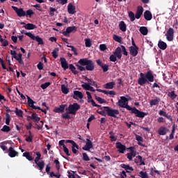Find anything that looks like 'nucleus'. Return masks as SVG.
Segmentation results:
<instances>
[{"instance_id":"1","label":"nucleus","mask_w":178,"mask_h":178,"mask_svg":"<svg viewBox=\"0 0 178 178\" xmlns=\"http://www.w3.org/2000/svg\"><path fill=\"white\" fill-rule=\"evenodd\" d=\"M127 97L124 96H121L120 99L118 100L117 105L120 108H124L127 111H131V113H134L136 115V118H140V119H144L145 116H148V113H145L144 111H141L136 107H131L129 105V101L131 100V97L130 96L127 95Z\"/></svg>"},{"instance_id":"2","label":"nucleus","mask_w":178,"mask_h":178,"mask_svg":"<svg viewBox=\"0 0 178 178\" xmlns=\"http://www.w3.org/2000/svg\"><path fill=\"white\" fill-rule=\"evenodd\" d=\"M149 83H154V75L152 72L148 71L147 73L144 74L141 72L140 74V77L138 79V84L139 86H145V84H149Z\"/></svg>"},{"instance_id":"3","label":"nucleus","mask_w":178,"mask_h":178,"mask_svg":"<svg viewBox=\"0 0 178 178\" xmlns=\"http://www.w3.org/2000/svg\"><path fill=\"white\" fill-rule=\"evenodd\" d=\"M35 154L37 156L35 158L34 162L37 165L38 168H39L40 172H42V170H44L45 162H44V161H40V159H41V153L40 152H36Z\"/></svg>"},{"instance_id":"4","label":"nucleus","mask_w":178,"mask_h":178,"mask_svg":"<svg viewBox=\"0 0 178 178\" xmlns=\"http://www.w3.org/2000/svg\"><path fill=\"white\" fill-rule=\"evenodd\" d=\"M79 109H80V105L77 103H74L73 104H70L66 111H68L70 115H76Z\"/></svg>"},{"instance_id":"5","label":"nucleus","mask_w":178,"mask_h":178,"mask_svg":"<svg viewBox=\"0 0 178 178\" xmlns=\"http://www.w3.org/2000/svg\"><path fill=\"white\" fill-rule=\"evenodd\" d=\"M105 111L108 115V116H111V118H118V115H119V110L111 108L108 106H104Z\"/></svg>"},{"instance_id":"6","label":"nucleus","mask_w":178,"mask_h":178,"mask_svg":"<svg viewBox=\"0 0 178 178\" xmlns=\"http://www.w3.org/2000/svg\"><path fill=\"white\" fill-rule=\"evenodd\" d=\"M129 51L131 56L136 58V56L138 55V51H140V48L137 47V45H132L129 47Z\"/></svg>"},{"instance_id":"7","label":"nucleus","mask_w":178,"mask_h":178,"mask_svg":"<svg viewBox=\"0 0 178 178\" xmlns=\"http://www.w3.org/2000/svg\"><path fill=\"white\" fill-rule=\"evenodd\" d=\"M12 8L13 9V10H15V13H17L19 17H23L26 16V12L24 11V10H23V8H19L17 6H12Z\"/></svg>"},{"instance_id":"8","label":"nucleus","mask_w":178,"mask_h":178,"mask_svg":"<svg viewBox=\"0 0 178 178\" xmlns=\"http://www.w3.org/2000/svg\"><path fill=\"white\" fill-rule=\"evenodd\" d=\"M73 31H77V28L75 26H68L67 27L66 31L63 32V34L65 37H69L70 35V33H73Z\"/></svg>"},{"instance_id":"9","label":"nucleus","mask_w":178,"mask_h":178,"mask_svg":"<svg viewBox=\"0 0 178 178\" xmlns=\"http://www.w3.org/2000/svg\"><path fill=\"white\" fill-rule=\"evenodd\" d=\"M81 66H86V70H90V60L87 58H81L78 61Z\"/></svg>"},{"instance_id":"10","label":"nucleus","mask_w":178,"mask_h":178,"mask_svg":"<svg viewBox=\"0 0 178 178\" xmlns=\"http://www.w3.org/2000/svg\"><path fill=\"white\" fill-rule=\"evenodd\" d=\"M175 34V30L172 28H169L165 36L168 41H173V35Z\"/></svg>"},{"instance_id":"11","label":"nucleus","mask_w":178,"mask_h":178,"mask_svg":"<svg viewBox=\"0 0 178 178\" xmlns=\"http://www.w3.org/2000/svg\"><path fill=\"white\" fill-rule=\"evenodd\" d=\"M66 143H70V144H72V151L73 154H77V149H79V145H77V143L72 140H67Z\"/></svg>"},{"instance_id":"12","label":"nucleus","mask_w":178,"mask_h":178,"mask_svg":"<svg viewBox=\"0 0 178 178\" xmlns=\"http://www.w3.org/2000/svg\"><path fill=\"white\" fill-rule=\"evenodd\" d=\"M116 148L118 149L120 154H124L126 151V145L122 144L120 142L116 143Z\"/></svg>"},{"instance_id":"13","label":"nucleus","mask_w":178,"mask_h":178,"mask_svg":"<svg viewBox=\"0 0 178 178\" xmlns=\"http://www.w3.org/2000/svg\"><path fill=\"white\" fill-rule=\"evenodd\" d=\"M143 13H144V8L143 6H139L137 7L136 13L135 15L136 19H140L141 16H143Z\"/></svg>"},{"instance_id":"14","label":"nucleus","mask_w":178,"mask_h":178,"mask_svg":"<svg viewBox=\"0 0 178 178\" xmlns=\"http://www.w3.org/2000/svg\"><path fill=\"white\" fill-rule=\"evenodd\" d=\"M28 99V105L30 106V108H32V109H41V107L34 106V104H35V102H34L30 97L27 96Z\"/></svg>"},{"instance_id":"15","label":"nucleus","mask_w":178,"mask_h":178,"mask_svg":"<svg viewBox=\"0 0 178 178\" xmlns=\"http://www.w3.org/2000/svg\"><path fill=\"white\" fill-rule=\"evenodd\" d=\"M8 155L10 158H15V156H19V152H16L13 147H10L8 149Z\"/></svg>"},{"instance_id":"16","label":"nucleus","mask_w":178,"mask_h":178,"mask_svg":"<svg viewBox=\"0 0 178 178\" xmlns=\"http://www.w3.org/2000/svg\"><path fill=\"white\" fill-rule=\"evenodd\" d=\"M65 108H66V105L61 104L58 107H55L54 112H55V113H63V112H65Z\"/></svg>"},{"instance_id":"17","label":"nucleus","mask_w":178,"mask_h":178,"mask_svg":"<svg viewBox=\"0 0 178 178\" xmlns=\"http://www.w3.org/2000/svg\"><path fill=\"white\" fill-rule=\"evenodd\" d=\"M67 12L70 15H74L76 13V6L70 3L67 6Z\"/></svg>"},{"instance_id":"18","label":"nucleus","mask_w":178,"mask_h":178,"mask_svg":"<svg viewBox=\"0 0 178 178\" xmlns=\"http://www.w3.org/2000/svg\"><path fill=\"white\" fill-rule=\"evenodd\" d=\"M134 162H135V163H137L140 166H141L143 165H145V161H144V160H143V157L140 155L137 156L136 157V159H134Z\"/></svg>"},{"instance_id":"19","label":"nucleus","mask_w":178,"mask_h":178,"mask_svg":"<svg viewBox=\"0 0 178 178\" xmlns=\"http://www.w3.org/2000/svg\"><path fill=\"white\" fill-rule=\"evenodd\" d=\"M61 67L64 70H66V69H69V65L67 64V61L66 60V58H60Z\"/></svg>"},{"instance_id":"20","label":"nucleus","mask_w":178,"mask_h":178,"mask_svg":"<svg viewBox=\"0 0 178 178\" xmlns=\"http://www.w3.org/2000/svg\"><path fill=\"white\" fill-rule=\"evenodd\" d=\"M113 55L116 56L118 59H122V48L118 47L113 52Z\"/></svg>"},{"instance_id":"21","label":"nucleus","mask_w":178,"mask_h":178,"mask_svg":"<svg viewBox=\"0 0 178 178\" xmlns=\"http://www.w3.org/2000/svg\"><path fill=\"white\" fill-rule=\"evenodd\" d=\"M83 93L79 90H74V95L73 98L74 99H77V98H79V99H83Z\"/></svg>"},{"instance_id":"22","label":"nucleus","mask_w":178,"mask_h":178,"mask_svg":"<svg viewBox=\"0 0 178 178\" xmlns=\"http://www.w3.org/2000/svg\"><path fill=\"white\" fill-rule=\"evenodd\" d=\"M120 167L122 168V169H125L127 173H130V171L129 170H131V172H133L134 170V168H133V167H130V165H126L124 163L121 164Z\"/></svg>"},{"instance_id":"23","label":"nucleus","mask_w":178,"mask_h":178,"mask_svg":"<svg viewBox=\"0 0 178 178\" xmlns=\"http://www.w3.org/2000/svg\"><path fill=\"white\" fill-rule=\"evenodd\" d=\"M135 136H136V140L137 141H138V145H140V147H145V144L141 143H143V141H144V138H143V136L137 135V134H136Z\"/></svg>"},{"instance_id":"24","label":"nucleus","mask_w":178,"mask_h":178,"mask_svg":"<svg viewBox=\"0 0 178 178\" xmlns=\"http://www.w3.org/2000/svg\"><path fill=\"white\" fill-rule=\"evenodd\" d=\"M144 18L145 20L149 21L152 19V14L151 13V11L146 10L144 13Z\"/></svg>"},{"instance_id":"25","label":"nucleus","mask_w":178,"mask_h":178,"mask_svg":"<svg viewBox=\"0 0 178 178\" xmlns=\"http://www.w3.org/2000/svg\"><path fill=\"white\" fill-rule=\"evenodd\" d=\"M22 56H23V54H22V53H19V54H18L17 56H15V58H14V59L17 60V62L19 63V65H24V62L23 61V58H22Z\"/></svg>"},{"instance_id":"26","label":"nucleus","mask_w":178,"mask_h":178,"mask_svg":"<svg viewBox=\"0 0 178 178\" xmlns=\"http://www.w3.org/2000/svg\"><path fill=\"white\" fill-rule=\"evenodd\" d=\"M23 27H24L26 30H35V29H37V26L31 23H28Z\"/></svg>"},{"instance_id":"27","label":"nucleus","mask_w":178,"mask_h":178,"mask_svg":"<svg viewBox=\"0 0 178 178\" xmlns=\"http://www.w3.org/2000/svg\"><path fill=\"white\" fill-rule=\"evenodd\" d=\"M115 82H109L106 84H104V88H106L107 90H113V88L115 87Z\"/></svg>"},{"instance_id":"28","label":"nucleus","mask_w":178,"mask_h":178,"mask_svg":"<svg viewBox=\"0 0 178 178\" xmlns=\"http://www.w3.org/2000/svg\"><path fill=\"white\" fill-rule=\"evenodd\" d=\"M29 119H31V120H33V122H40L41 120L36 113H33L31 116H29Z\"/></svg>"},{"instance_id":"29","label":"nucleus","mask_w":178,"mask_h":178,"mask_svg":"<svg viewBox=\"0 0 178 178\" xmlns=\"http://www.w3.org/2000/svg\"><path fill=\"white\" fill-rule=\"evenodd\" d=\"M22 156H24L26 159H28L30 161H34V158L32 155L30 154V152H24Z\"/></svg>"},{"instance_id":"30","label":"nucleus","mask_w":178,"mask_h":178,"mask_svg":"<svg viewBox=\"0 0 178 178\" xmlns=\"http://www.w3.org/2000/svg\"><path fill=\"white\" fill-rule=\"evenodd\" d=\"M167 130L166 127H161L159 129L158 133L160 136H165Z\"/></svg>"},{"instance_id":"31","label":"nucleus","mask_w":178,"mask_h":178,"mask_svg":"<svg viewBox=\"0 0 178 178\" xmlns=\"http://www.w3.org/2000/svg\"><path fill=\"white\" fill-rule=\"evenodd\" d=\"M139 31L143 35H147V34H148V28H147V26H141Z\"/></svg>"},{"instance_id":"32","label":"nucleus","mask_w":178,"mask_h":178,"mask_svg":"<svg viewBox=\"0 0 178 178\" xmlns=\"http://www.w3.org/2000/svg\"><path fill=\"white\" fill-rule=\"evenodd\" d=\"M119 27H120V30H121V31H126L127 30V26H126V23H124V21H121L119 24Z\"/></svg>"},{"instance_id":"33","label":"nucleus","mask_w":178,"mask_h":178,"mask_svg":"<svg viewBox=\"0 0 178 178\" xmlns=\"http://www.w3.org/2000/svg\"><path fill=\"white\" fill-rule=\"evenodd\" d=\"M33 41H36L39 45H42L44 44V40L40 36H35Z\"/></svg>"},{"instance_id":"34","label":"nucleus","mask_w":178,"mask_h":178,"mask_svg":"<svg viewBox=\"0 0 178 178\" xmlns=\"http://www.w3.org/2000/svg\"><path fill=\"white\" fill-rule=\"evenodd\" d=\"M81 87L83 88V90H86V91H90V82L86 83L81 81Z\"/></svg>"},{"instance_id":"35","label":"nucleus","mask_w":178,"mask_h":178,"mask_svg":"<svg viewBox=\"0 0 178 178\" xmlns=\"http://www.w3.org/2000/svg\"><path fill=\"white\" fill-rule=\"evenodd\" d=\"M106 111H105V108L100 106V108L97 110V113L102 115V116H106Z\"/></svg>"},{"instance_id":"36","label":"nucleus","mask_w":178,"mask_h":178,"mask_svg":"<svg viewBox=\"0 0 178 178\" xmlns=\"http://www.w3.org/2000/svg\"><path fill=\"white\" fill-rule=\"evenodd\" d=\"M159 101H160L159 99H154L150 100V102H149L150 106H154L155 105H159Z\"/></svg>"},{"instance_id":"37","label":"nucleus","mask_w":178,"mask_h":178,"mask_svg":"<svg viewBox=\"0 0 178 178\" xmlns=\"http://www.w3.org/2000/svg\"><path fill=\"white\" fill-rule=\"evenodd\" d=\"M121 54H122V55H124V56H129V52L127 51V49H126V47L124 45H121Z\"/></svg>"},{"instance_id":"38","label":"nucleus","mask_w":178,"mask_h":178,"mask_svg":"<svg viewBox=\"0 0 178 178\" xmlns=\"http://www.w3.org/2000/svg\"><path fill=\"white\" fill-rule=\"evenodd\" d=\"M70 70L74 73V74H78L79 72L76 70V67L73 64H70L69 65Z\"/></svg>"},{"instance_id":"39","label":"nucleus","mask_w":178,"mask_h":178,"mask_svg":"<svg viewBox=\"0 0 178 178\" xmlns=\"http://www.w3.org/2000/svg\"><path fill=\"white\" fill-rule=\"evenodd\" d=\"M15 113H16L17 116H19V118H23V111L19 110V108H15V111H14Z\"/></svg>"},{"instance_id":"40","label":"nucleus","mask_w":178,"mask_h":178,"mask_svg":"<svg viewBox=\"0 0 178 178\" xmlns=\"http://www.w3.org/2000/svg\"><path fill=\"white\" fill-rule=\"evenodd\" d=\"M168 96L170 97V98H172V99H176L177 95H176V93H175V90H172L168 93Z\"/></svg>"},{"instance_id":"41","label":"nucleus","mask_w":178,"mask_h":178,"mask_svg":"<svg viewBox=\"0 0 178 178\" xmlns=\"http://www.w3.org/2000/svg\"><path fill=\"white\" fill-rule=\"evenodd\" d=\"M128 149H130L129 154L132 156L133 158L137 155V152L134 151V147H129Z\"/></svg>"},{"instance_id":"42","label":"nucleus","mask_w":178,"mask_h":178,"mask_svg":"<svg viewBox=\"0 0 178 178\" xmlns=\"http://www.w3.org/2000/svg\"><path fill=\"white\" fill-rule=\"evenodd\" d=\"M129 17L131 22H134V20H136V15H134V13H133V11L129 12Z\"/></svg>"},{"instance_id":"43","label":"nucleus","mask_w":178,"mask_h":178,"mask_svg":"<svg viewBox=\"0 0 178 178\" xmlns=\"http://www.w3.org/2000/svg\"><path fill=\"white\" fill-rule=\"evenodd\" d=\"M1 131H3V133H9V131H10V127L8 125H4Z\"/></svg>"},{"instance_id":"44","label":"nucleus","mask_w":178,"mask_h":178,"mask_svg":"<svg viewBox=\"0 0 178 178\" xmlns=\"http://www.w3.org/2000/svg\"><path fill=\"white\" fill-rule=\"evenodd\" d=\"M86 145L83 147V149L84 151H90V139L87 138Z\"/></svg>"},{"instance_id":"45","label":"nucleus","mask_w":178,"mask_h":178,"mask_svg":"<svg viewBox=\"0 0 178 178\" xmlns=\"http://www.w3.org/2000/svg\"><path fill=\"white\" fill-rule=\"evenodd\" d=\"M61 91L63 94H69V88L65 86V85L61 86Z\"/></svg>"},{"instance_id":"46","label":"nucleus","mask_w":178,"mask_h":178,"mask_svg":"<svg viewBox=\"0 0 178 178\" xmlns=\"http://www.w3.org/2000/svg\"><path fill=\"white\" fill-rule=\"evenodd\" d=\"M49 86H51V82H46L44 83H42L40 87L42 90H47V88H48V87H49Z\"/></svg>"},{"instance_id":"47","label":"nucleus","mask_w":178,"mask_h":178,"mask_svg":"<svg viewBox=\"0 0 178 178\" xmlns=\"http://www.w3.org/2000/svg\"><path fill=\"white\" fill-rule=\"evenodd\" d=\"M0 63L1 64V66L4 70H6V72H9V69L6 67V65H5V61H3V59L1 58L0 57Z\"/></svg>"},{"instance_id":"48","label":"nucleus","mask_w":178,"mask_h":178,"mask_svg":"<svg viewBox=\"0 0 178 178\" xmlns=\"http://www.w3.org/2000/svg\"><path fill=\"white\" fill-rule=\"evenodd\" d=\"M139 177L141 178H149L148 177V174L146 172H144L143 171H140L139 172Z\"/></svg>"},{"instance_id":"49","label":"nucleus","mask_w":178,"mask_h":178,"mask_svg":"<svg viewBox=\"0 0 178 178\" xmlns=\"http://www.w3.org/2000/svg\"><path fill=\"white\" fill-rule=\"evenodd\" d=\"M0 42H1L2 45H9V42L8 40L2 38V35H0Z\"/></svg>"},{"instance_id":"50","label":"nucleus","mask_w":178,"mask_h":178,"mask_svg":"<svg viewBox=\"0 0 178 178\" xmlns=\"http://www.w3.org/2000/svg\"><path fill=\"white\" fill-rule=\"evenodd\" d=\"M96 99L99 104H106V100L105 99H102L100 97H96Z\"/></svg>"},{"instance_id":"51","label":"nucleus","mask_w":178,"mask_h":178,"mask_svg":"<svg viewBox=\"0 0 178 178\" xmlns=\"http://www.w3.org/2000/svg\"><path fill=\"white\" fill-rule=\"evenodd\" d=\"M67 47L71 48L72 52H74V55H75L76 56L79 55V54L77 53V49H76L74 47L70 45H67Z\"/></svg>"},{"instance_id":"52","label":"nucleus","mask_w":178,"mask_h":178,"mask_svg":"<svg viewBox=\"0 0 178 178\" xmlns=\"http://www.w3.org/2000/svg\"><path fill=\"white\" fill-rule=\"evenodd\" d=\"M49 10V15L52 17L53 16H55V12L57 11L56 8H54L52 7H50Z\"/></svg>"},{"instance_id":"53","label":"nucleus","mask_w":178,"mask_h":178,"mask_svg":"<svg viewBox=\"0 0 178 178\" xmlns=\"http://www.w3.org/2000/svg\"><path fill=\"white\" fill-rule=\"evenodd\" d=\"M113 40H114V41H116L117 42H122V37L118 36V35H113Z\"/></svg>"},{"instance_id":"54","label":"nucleus","mask_w":178,"mask_h":178,"mask_svg":"<svg viewBox=\"0 0 178 178\" xmlns=\"http://www.w3.org/2000/svg\"><path fill=\"white\" fill-rule=\"evenodd\" d=\"M6 124H7V126H9V124L10 123V115H9L8 113H6Z\"/></svg>"},{"instance_id":"55","label":"nucleus","mask_w":178,"mask_h":178,"mask_svg":"<svg viewBox=\"0 0 178 178\" xmlns=\"http://www.w3.org/2000/svg\"><path fill=\"white\" fill-rule=\"evenodd\" d=\"M90 101L91 102V104L92 105V106H97V108H100L101 106L95 103V102L94 101V99H92V97L91 96V95H90Z\"/></svg>"},{"instance_id":"56","label":"nucleus","mask_w":178,"mask_h":178,"mask_svg":"<svg viewBox=\"0 0 178 178\" xmlns=\"http://www.w3.org/2000/svg\"><path fill=\"white\" fill-rule=\"evenodd\" d=\"M54 162L56 164V168L57 170H59L60 169V163L59 162V160L56 159Z\"/></svg>"},{"instance_id":"57","label":"nucleus","mask_w":178,"mask_h":178,"mask_svg":"<svg viewBox=\"0 0 178 178\" xmlns=\"http://www.w3.org/2000/svg\"><path fill=\"white\" fill-rule=\"evenodd\" d=\"M118 57L115 54H112L110 56V60L111 62H116L118 60Z\"/></svg>"},{"instance_id":"58","label":"nucleus","mask_w":178,"mask_h":178,"mask_svg":"<svg viewBox=\"0 0 178 178\" xmlns=\"http://www.w3.org/2000/svg\"><path fill=\"white\" fill-rule=\"evenodd\" d=\"M25 35H27L29 38H31V40H33L35 37L31 32H26Z\"/></svg>"},{"instance_id":"59","label":"nucleus","mask_w":178,"mask_h":178,"mask_svg":"<svg viewBox=\"0 0 178 178\" xmlns=\"http://www.w3.org/2000/svg\"><path fill=\"white\" fill-rule=\"evenodd\" d=\"M101 67L102 69H103L104 72H108V70H109V65L106 64L103 65Z\"/></svg>"},{"instance_id":"60","label":"nucleus","mask_w":178,"mask_h":178,"mask_svg":"<svg viewBox=\"0 0 178 178\" xmlns=\"http://www.w3.org/2000/svg\"><path fill=\"white\" fill-rule=\"evenodd\" d=\"M76 67H78V70H80V72H84V71L87 70L86 67H84L79 64L76 65Z\"/></svg>"},{"instance_id":"61","label":"nucleus","mask_w":178,"mask_h":178,"mask_svg":"<svg viewBox=\"0 0 178 178\" xmlns=\"http://www.w3.org/2000/svg\"><path fill=\"white\" fill-rule=\"evenodd\" d=\"M25 13H26L25 16H29V17H31V15L34 13V12H33V10L29 9L26 10Z\"/></svg>"},{"instance_id":"62","label":"nucleus","mask_w":178,"mask_h":178,"mask_svg":"<svg viewBox=\"0 0 178 178\" xmlns=\"http://www.w3.org/2000/svg\"><path fill=\"white\" fill-rule=\"evenodd\" d=\"M37 67L39 70H42L44 69V64L41 62H39L37 65Z\"/></svg>"},{"instance_id":"63","label":"nucleus","mask_w":178,"mask_h":178,"mask_svg":"<svg viewBox=\"0 0 178 178\" xmlns=\"http://www.w3.org/2000/svg\"><path fill=\"white\" fill-rule=\"evenodd\" d=\"M83 161H90V157H88V155L86 154V153H83Z\"/></svg>"},{"instance_id":"64","label":"nucleus","mask_w":178,"mask_h":178,"mask_svg":"<svg viewBox=\"0 0 178 178\" xmlns=\"http://www.w3.org/2000/svg\"><path fill=\"white\" fill-rule=\"evenodd\" d=\"M120 176L121 178L127 177V175L126 174V171H124V170L122 171Z\"/></svg>"}]
</instances>
